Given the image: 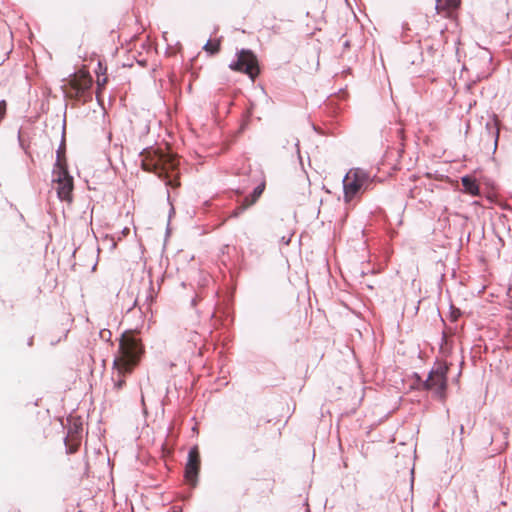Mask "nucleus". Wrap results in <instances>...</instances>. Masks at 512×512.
Here are the masks:
<instances>
[{"label":"nucleus","mask_w":512,"mask_h":512,"mask_svg":"<svg viewBox=\"0 0 512 512\" xmlns=\"http://www.w3.org/2000/svg\"><path fill=\"white\" fill-rule=\"evenodd\" d=\"M120 356L114 360L119 374H128L138 364L143 354V346L139 339L131 333H124L119 344Z\"/></svg>","instance_id":"1"},{"label":"nucleus","mask_w":512,"mask_h":512,"mask_svg":"<svg viewBox=\"0 0 512 512\" xmlns=\"http://www.w3.org/2000/svg\"><path fill=\"white\" fill-rule=\"evenodd\" d=\"M374 178L365 169L351 168L342 181L345 202H350L359 194L372 189Z\"/></svg>","instance_id":"2"},{"label":"nucleus","mask_w":512,"mask_h":512,"mask_svg":"<svg viewBox=\"0 0 512 512\" xmlns=\"http://www.w3.org/2000/svg\"><path fill=\"white\" fill-rule=\"evenodd\" d=\"M52 183L56 185L55 189L58 198L61 201L70 203L72 201L73 177L59 159L55 162L52 170Z\"/></svg>","instance_id":"3"},{"label":"nucleus","mask_w":512,"mask_h":512,"mask_svg":"<svg viewBox=\"0 0 512 512\" xmlns=\"http://www.w3.org/2000/svg\"><path fill=\"white\" fill-rule=\"evenodd\" d=\"M237 60L229 64V68L247 74L252 80L259 74L258 60L255 54L249 49L237 51Z\"/></svg>","instance_id":"4"},{"label":"nucleus","mask_w":512,"mask_h":512,"mask_svg":"<svg viewBox=\"0 0 512 512\" xmlns=\"http://www.w3.org/2000/svg\"><path fill=\"white\" fill-rule=\"evenodd\" d=\"M447 373L448 366L438 364L429 372L427 379L423 382L424 389L433 391L438 398L443 399L447 387Z\"/></svg>","instance_id":"5"},{"label":"nucleus","mask_w":512,"mask_h":512,"mask_svg":"<svg viewBox=\"0 0 512 512\" xmlns=\"http://www.w3.org/2000/svg\"><path fill=\"white\" fill-rule=\"evenodd\" d=\"M200 457L198 448L192 447L188 452V459L185 466V478L192 485L195 486L197 483V477L199 472Z\"/></svg>","instance_id":"6"},{"label":"nucleus","mask_w":512,"mask_h":512,"mask_svg":"<svg viewBox=\"0 0 512 512\" xmlns=\"http://www.w3.org/2000/svg\"><path fill=\"white\" fill-rule=\"evenodd\" d=\"M462 0H436V11L439 15L456 21Z\"/></svg>","instance_id":"7"},{"label":"nucleus","mask_w":512,"mask_h":512,"mask_svg":"<svg viewBox=\"0 0 512 512\" xmlns=\"http://www.w3.org/2000/svg\"><path fill=\"white\" fill-rule=\"evenodd\" d=\"M264 189L265 182L263 181L254 188L253 192L249 196L243 199L242 203L234 210L233 216H239L250 206L254 205L262 195Z\"/></svg>","instance_id":"8"},{"label":"nucleus","mask_w":512,"mask_h":512,"mask_svg":"<svg viewBox=\"0 0 512 512\" xmlns=\"http://www.w3.org/2000/svg\"><path fill=\"white\" fill-rule=\"evenodd\" d=\"M485 130H486L487 136L489 138L493 139V141H494L493 152H495L497 149L498 140H499V127H498V123H497V120L495 117H493V119L486 122Z\"/></svg>","instance_id":"9"},{"label":"nucleus","mask_w":512,"mask_h":512,"mask_svg":"<svg viewBox=\"0 0 512 512\" xmlns=\"http://www.w3.org/2000/svg\"><path fill=\"white\" fill-rule=\"evenodd\" d=\"M461 183L466 193H469L472 196L479 194V185L477 184L475 178L469 175H465L461 178Z\"/></svg>","instance_id":"10"},{"label":"nucleus","mask_w":512,"mask_h":512,"mask_svg":"<svg viewBox=\"0 0 512 512\" xmlns=\"http://www.w3.org/2000/svg\"><path fill=\"white\" fill-rule=\"evenodd\" d=\"M219 46H220V43L219 41H207L206 44L204 45V50L209 53L210 55H213L215 54L216 52H218L219 50Z\"/></svg>","instance_id":"11"},{"label":"nucleus","mask_w":512,"mask_h":512,"mask_svg":"<svg viewBox=\"0 0 512 512\" xmlns=\"http://www.w3.org/2000/svg\"><path fill=\"white\" fill-rule=\"evenodd\" d=\"M450 315L453 321H456L458 317L461 315V311L458 308L453 306L450 307Z\"/></svg>","instance_id":"12"},{"label":"nucleus","mask_w":512,"mask_h":512,"mask_svg":"<svg viewBox=\"0 0 512 512\" xmlns=\"http://www.w3.org/2000/svg\"><path fill=\"white\" fill-rule=\"evenodd\" d=\"M4 112H5V102L1 101L0 102V120L2 119V117L4 115Z\"/></svg>","instance_id":"13"},{"label":"nucleus","mask_w":512,"mask_h":512,"mask_svg":"<svg viewBox=\"0 0 512 512\" xmlns=\"http://www.w3.org/2000/svg\"><path fill=\"white\" fill-rule=\"evenodd\" d=\"M123 385H124V380L123 379H119V380H117L114 383V386H115L116 389H121Z\"/></svg>","instance_id":"14"},{"label":"nucleus","mask_w":512,"mask_h":512,"mask_svg":"<svg viewBox=\"0 0 512 512\" xmlns=\"http://www.w3.org/2000/svg\"><path fill=\"white\" fill-rule=\"evenodd\" d=\"M340 41L342 42V45L344 48H348L350 43H349V40H344L343 37L340 38Z\"/></svg>","instance_id":"15"},{"label":"nucleus","mask_w":512,"mask_h":512,"mask_svg":"<svg viewBox=\"0 0 512 512\" xmlns=\"http://www.w3.org/2000/svg\"><path fill=\"white\" fill-rule=\"evenodd\" d=\"M153 299H154V297H153V295H152V294H151V292H150V293L146 296V301H147L148 303H152V302H153Z\"/></svg>","instance_id":"16"},{"label":"nucleus","mask_w":512,"mask_h":512,"mask_svg":"<svg viewBox=\"0 0 512 512\" xmlns=\"http://www.w3.org/2000/svg\"><path fill=\"white\" fill-rule=\"evenodd\" d=\"M294 145H295V148H296V153L300 156L299 140H296Z\"/></svg>","instance_id":"17"},{"label":"nucleus","mask_w":512,"mask_h":512,"mask_svg":"<svg viewBox=\"0 0 512 512\" xmlns=\"http://www.w3.org/2000/svg\"><path fill=\"white\" fill-rule=\"evenodd\" d=\"M61 153H62V150L59 148L58 151H57L56 161L59 159V161L62 163V161H61Z\"/></svg>","instance_id":"18"},{"label":"nucleus","mask_w":512,"mask_h":512,"mask_svg":"<svg viewBox=\"0 0 512 512\" xmlns=\"http://www.w3.org/2000/svg\"><path fill=\"white\" fill-rule=\"evenodd\" d=\"M61 153H62V150L59 148L58 151H57L56 161L59 159V161L62 163V161H61Z\"/></svg>","instance_id":"19"},{"label":"nucleus","mask_w":512,"mask_h":512,"mask_svg":"<svg viewBox=\"0 0 512 512\" xmlns=\"http://www.w3.org/2000/svg\"><path fill=\"white\" fill-rule=\"evenodd\" d=\"M98 86H103L106 83V78H103L102 80L98 79Z\"/></svg>","instance_id":"20"},{"label":"nucleus","mask_w":512,"mask_h":512,"mask_svg":"<svg viewBox=\"0 0 512 512\" xmlns=\"http://www.w3.org/2000/svg\"><path fill=\"white\" fill-rule=\"evenodd\" d=\"M290 240H291V239H290V237H288V238L283 237V238H282V242H283L285 245H288V244L290 243Z\"/></svg>","instance_id":"21"},{"label":"nucleus","mask_w":512,"mask_h":512,"mask_svg":"<svg viewBox=\"0 0 512 512\" xmlns=\"http://www.w3.org/2000/svg\"><path fill=\"white\" fill-rule=\"evenodd\" d=\"M143 167L145 170H151L149 164H147V163H143Z\"/></svg>","instance_id":"22"},{"label":"nucleus","mask_w":512,"mask_h":512,"mask_svg":"<svg viewBox=\"0 0 512 512\" xmlns=\"http://www.w3.org/2000/svg\"><path fill=\"white\" fill-rule=\"evenodd\" d=\"M464 433V426L461 424L460 425V434L462 435Z\"/></svg>","instance_id":"23"},{"label":"nucleus","mask_w":512,"mask_h":512,"mask_svg":"<svg viewBox=\"0 0 512 512\" xmlns=\"http://www.w3.org/2000/svg\"><path fill=\"white\" fill-rule=\"evenodd\" d=\"M98 68H99V71H102V64H101V62H98Z\"/></svg>","instance_id":"24"},{"label":"nucleus","mask_w":512,"mask_h":512,"mask_svg":"<svg viewBox=\"0 0 512 512\" xmlns=\"http://www.w3.org/2000/svg\"><path fill=\"white\" fill-rule=\"evenodd\" d=\"M196 301H197L196 298L192 299L191 303L193 306L196 305Z\"/></svg>","instance_id":"25"},{"label":"nucleus","mask_w":512,"mask_h":512,"mask_svg":"<svg viewBox=\"0 0 512 512\" xmlns=\"http://www.w3.org/2000/svg\"><path fill=\"white\" fill-rule=\"evenodd\" d=\"M169 165H170L171 168H173L174 167L173 161H169Z\"/></svg>","instance_id":"26"},{"label":"nucleus","mask_w":512,"mask_h":512,"mask_svg":"<svg viewBox=\"0 0 512 512\" xmlns=\"http://www.w3.org/2000/svg\"><path fill=\"white\" fill-rule=\"evenodd\" d=\"M141 401H142V405L144 406L145 403H144V396L143 395L141 396Z\"/></svg>","instance_id":"27"}]
</instances>
